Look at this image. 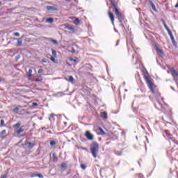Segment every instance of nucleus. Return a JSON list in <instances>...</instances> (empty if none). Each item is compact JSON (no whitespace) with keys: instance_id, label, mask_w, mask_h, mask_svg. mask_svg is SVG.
I'll return each mask as SVG.
<instances>
[{"instance_id":"29","label":"nucleus","mask_w":178,"mask_h":178,"mask_svg":"<svg viewBox=\"0 0 178 178\" xmlns=\"http://www.w3.org/2000/svg\"><path fill=\"white\" fill-rule=\"evenodd\" d=\"M67 165V164H66V163H63L61 164V169H63V168H66Z\"/></svg>"},{"instance_id":"15","label":"nucleus","mask_w":178,"mask_h":178,"mask_svg":"<svg viewBox=\"0 0 178 178\" xmlns=\"http://www.w3.org/2000/svg\"><path fill=\"white\" fill-rule=\"evenodd\" d=\"M101 116L103 118V119H107L108 118V113L106 112H102L101 113Z\"/></svg>"},{"instance_id":"27","label":"nucleus","mask_w":178,"mask_h":178,"mask_svg":"<svg viewBox=\"0 0 178 178\" xmlns=\"http://www.w3.org/2000/svg\"><path fill=\"white\" fill-rule=\"evenodd\" d=\"M50 60H51V62H54V63H56V60L52 56H51V57H50Z\"/></svg>"},{"instance_id":"21","label":"nucleus","mask_w":178,"mask_h":178,"mask_svg":"<svg viewBox=\"0 0 178 178\" xmlns=\"http://www.w3.org/2000/svg\"><path fill=\"white\" fill-rule=\"evenodd\" d=\"M156 51L157 54H161V55H163V51H162L161 49L156 48Z\"/></svg>"},{"instance_id":"11","label":"nucleus","mask_w":178,"mask_h":178,"mask_svg":"<svg viewBox=\"0 0 178 178\" xmlns=\"http://www.w3.org/2000/svg\"><path fill=\"white\" fill-rule=\"evenodd\" d=\"M31 177H39V178H44V176L42 174H32Z\"/></svg>"},{"instance_id":"52","label":"nucleus","mask_w":178,"mask_h":178,"mask_svg":"<svg viewBox=\"0 0 178 178\" xmlns=\"http://www.w3.org/2000/svg\"><path fill=\"white\" fill-rule=\"evenodd\" d=\"M123 84H124H124H126V83L124 82Z\"/></svg>"},{"instance_id":"34","label":"nucleus","mask_w":178,"mask_h":178,"mask_svg":"<svg viewBox=\"0 0 178 178\" xmlns=\"http://www.w3.org/2000/svg\"><path fill=\"white\" fill-rule=\"evenodd\" d=\"M42 72H44V70L40 69V70H38V73L39 74H41V73H42Z\"/></svg>"},{"instance_id":"4","label":"nucleus","mask_w":178,"mask_h":178,"mask_svg":"<svg viewBox=\"0 0 178 178\" xmlns=\"http://www.w3.org/2000/svg\"><path fill=\"white\" fill-rule=\"evenodd\" d=\"M85 136H86V138H88V140H94V135L91 134V132H90V131H87L86 132Z\"/></svg>"},{"instance_id":"40","label":"nucleus","mask_w":178,"mask_h":178,"mask_svg":"<svg viewBox=\"0 0 178 178\" xmlns=\"http://www.w3.org/2000/svg\"><path fill=\"white\" fill-rule=\"evenodd\" d=\"M35 81H41V79H35Z\"/></svg>"},{"instance_id":"16","label":"nucleus","mask_w":178,"mask_h":178,"mask_svg":"<svg viewBox=\"0 0 178 178\" xmlns=\"http://www.w3.org/2000/svg\"><path fill=\"white\" fill-rule=\"evenodd\" d=\"M25 145H27L29 148H33L34 147L33 143H31V142L25 143Z\"/></svg>"},{"instance_id":"28","label":"nucleus","mask_w":178,"mask_h":178,"mask_svg":"<svg viewBox=\"0 0 178 178\" xmlns=\"http://www.w3.org/2000/svg\"><path fill=\"white\" fill-rule=\"evenodd\" d=\"M81 168L83 169V170H86V169H87V166H86L84 164H81Z\"/></svg>"},{"instance_id":"50","label":"nucleus","mask_w":178,"mask_h":178,"mask_svg":"<svg viewBox=\"0 0 178 178\" xmlns=\"http://www.w3.org/2000/svg\"><path fill=\"white\" fill-rule=\"evenodd\" d=\"M53 156L55 157V153L53 154Z\"/></svg>"},{"instance_id":"33","label":"nucleus","mask_w":178,"mask_h":178,"mask_svg":"<svg viewBox=\"0 0 178 178\" xmlns=\"http://www.w3.org/2000/svg\"><path fill=\"white\" fill-rule=\"evenodd\" d=\"M13 112H15L16 113H17V112H19V108L16 107L13 109Z\"/></svg>"},{"instance_id":"1","label":"nucleus","mask_w":178,"mask_h":178,"mask_svg":"<svg viewBox=\"0 0 178 178\" xmlns=\"http://www.w3.org/2000/svg\"><path fill=\"white\" fill-rule=\"evenodd\" d=\"M143 77L152 94H156V92H158V90H156L155 86H154V83H152V81H151V77L149 76V74H148V72H144Z\"/></svg>"},{"instance_id":"47","label":"nucleus","mask_w":178,"mask_h":178,"mask_svg":"<svg viewBox=\"0 0 178 178\" xmlns=\"http://www.w3.org/2000/svg\"><path fill=\"white\" fill-rule=\"evenodd\" d=\"M124 91H125V92H127V89H125Z\"/></svg>"},{"instance_id":"37","label":"nucleus","mask_w":178,"mask_h":178,"mask_svg":"<svg viewBox=\"0 0 178 178\" xmlns=\"http://www.w3.org/2000/svg\"><path fill=\"white\" fill-rule=\"evenodd\" d=\"M1 134H6V130H3V131L1 132Z\"/></svg>"},{"instance_id":"10","label":"nucleus","mask_w":178,"mask_h":178,"mask_svg":"<svg viewBox=\"0 0 178 178\" xmlns=\"http://www.w3.org/2000/svg\"><path fill=\"white\" fill-rule=\"evenodd\" d=\"M17 47H22L23 45V39L22 38H18L17 39Z\"/></svg>"},{"instance_id":"6","label":"nucleus","mask_w":178,"mask_h":178,"mask_svg":"<svg viewBox=\"0 0 178 178\" xmlns=\"http://www.w3.org/2000/svg\"><path fill=\"white\" fill-rule=\"evenodd\" d=\"M111 5L114 8V10L116 16H118V15H120V13L119 12V9H118V7H116V4H115V2L111 1Z\"/></svg>"},{"instance_id":"38","label":"nucleus","mask_w":178,"mask_h":178,"mask_svg":"<svg viewBox=\"0 0 178 178\" xmlns=\"http://www.w3.org/2000/svg\"><path fill=\"white\" fill-rule=\"evenodd\" d=\"M38 106V104H37L35 102L33 103V106Z\"/></svg>"},{"instance_id":"2","label":"nucleus","mask_w":178,"mask_h":178,"mask_svg":"<svg viewBox=\"0 0 178 178\" xmlns=\"http://www.w3.org/2000/svg\"><path fill=\"white\" fill-rule=\"evenodd\" d=\"M99 151V145L97 143H93L90 145V152L93 156V158H97L98 156V152Z\"/></svg>"},{"instance_id":"53","label":"nucleus","mask_w":178,"mask_h":178,"mask_svg":"<svg viewBox=\"0 0 178 178\" xmlns=\"http://www.w3.org/2000/svg\"><path fill=\"white\" fill-rule=\"evenodd\" d=\"M143 175H140V177H141Z\"/></svg>"},{"instance_id":"20","label":"nucleus","mask_w":178,"mask_h":178,"mask_svg":"<svg viewBox=\"0 0 178 178\" xmlns=\"http://www.w3.org/2000/svg\"><path fill=\"white\" fill-rule=\"evenodd\" d=\"M117 17H118V20H120V22H122V20H123V17L122 16V14H121V13L118 14V15H117Z\"/></svg>"},{"instance_id":"5","label":"nucleus","mask_w":178,"mask_h":178,"mask_svg":"<svg viewBox=\"0 0 178 178\" xmlns=\"http://www.w3.org/2000/svg\"><path fill=\"white\" fill-rule=\"evenodd\" d=\"M171 74H172L174 80L176 81L177 80V77H178L177 71H176V70H171Z\"/></svg>"},{"instance_id":"9","label":"nucleus","mask_w":178,"mask_h":178,"mask_svg":"<svg viewBox=\"0 0 178 178\" xmlns=\"http://www.w3.org/2000/svg\"><path fill=\"white\" fill-rule=\"evenodd\" d=\"M108 16H109V18L111 19V23L112 24H114V22H115V16L113 15V13L109 12L108 13Z\"/></svg>"},{"instance_id":"43","label":"nucleus","mask_w":178,"mask_h":178,"mask_svg":"<svg viewBox=\"0 0 178 178\" xmlns=\"http://www.w3.org/2000/svg\"><path fill=\"white\" fill-rule=\"evenodd\" d=\"M54 116V114L50 115V118Z\"/></svg>"},{"instance_id":"44","label":"nucleus","mask_w":178,"mask_h":178,"mask_svg":"<svg viewBox=\"0 0 178 178\" xmlns=\"http://www.w3.org/2000/svg\"><path fill=\"white\" fill-rule=\"evenodd\" d=\"M2 81V78L0 77V83Z\"/></svg>"},{"instance_id":"41","label":"nucleus","mask_w":178,"mask_h":178,"mask_svg":"<svg viewBox=\"0 0 178 178\" xmlns=\"http://www.w3.org/2000/svg\"><path fill=\"white\" fill-rule=\"evenodd\" d=\"M1 178H6V175H2Z\"/></svg>"},{"instance_id":"8","label":"nucleus","mask_w":178,"mask_h":178,"mask_svg":"<svg viewBox=\"0 0 178 178\" xmlns=\"http://www.w3.org/2000/svg\"><path fill=\"white\" fill-rule=\"evenodd\" d=\"M136 58V65H137V63H141V58H140L138 55H137V52L135 51V54L134 56H132L133 58Z\"/></svg>"},{"instance_id":"49","label":"nucleus","mask_w":178,"mask_h":178,"mask_svg":"<svg viewBox=\"0 0 178 178\" xmlns=\"http://www.w3.org/2000/svg\"><path fill=\"white\" fill-rule=\"evenodd\" d=\"M44 129H45V127H42V130H44Z\"/></svg>"},{"instance_id":"7","label":"nucleus","mask_w":178,"mask_h":178,"mask_svg":"<svg viewBox=\"0 0 178 178\" xmlns=\"http://www.w3.org/2000/svg\"><path fill=\"white\" fill-rule=\"evenodd\" d=\"M46 8H47V10L51 11V12L58 10V8L56 6H47Z\"/></svg>"},{"instance_id":"19","label":"nucleus","mask_w":178,"mask_h":178,"mask_svg":"<svg viewBox=\"0 0 178 178\" xmlns=\"http://www.w3.org/2000/svg\"><path fill=\"white\" fill-rule=\"evenodd\" d=\"M98 130L100 132L101 136H105L106 133L102 128L99 127Z\"/></svg>"},{"instance_id":"30","label":"nucleus","mask_w":178,"mask_h":178,"mask_svg":"<svg viewBox=\"0 0 178 178\" xmlns=\"http://www.w3.org/2000/svg\"><path fill=\"white\" fill-rule=\"evenodd\" d=\"M74 23H75V24H80V19H76L74 20Z\"/></svg>"},{"instance_id":"48","label":"nucleus","mask_w":178,"mask_h":178,"mask_svg":"<svg viewBox=\"0 0 178 178\" xmlns=\"http://www.w3.org/2000/svg\"><path fill=\"white\" fill-rule=\"evenodd\" d=\"M165 133H166V134H168L169 132L168 131H166Z\"/></svg>"},{"instance_id":"51","label":"nucleus","mask_w":178,"mask_h":178,"mask_svg":"<svg viewBox=\"0 0 178 178\" xmlns=\"http://www.w3.org/2000/svg\"><path fill=\"white\" fill-rule=\"evenodd\" d=\"M42 62L45 63V62H47V61H45V60H43Z\"/></svg>"},{"instance_id":"3","label":"nucleus","mask_w":178,"mask_h":178,"mask_svg":"<svg viewBox=\"0 0 178 178\" xmlns=\"http://www.w3.org/2000/svg\"><path fill=\"white\" fill-rule=\"evenodd\" d=\"M163 24L164 25L165 29L168 31V34L170 37V39H171V41H172L173 45H176V41L175 40V38L173 37V34L172 33V32L170 31V30L168 27V25H166V23L164 22V21H163Z\"/></svg>"},{"instance_id":"24","label":"nucleus","mask_w":178,"mask_h":178,"mask_svg":"<svg viewBox=\"0 0 178 178\" xmlns=\"http://www.w3.org/2000/svg\"><path fill=\"white\" fill-rule=\"evenodd\" d=\"M49 40L51 42H53V44H54V45H58V41H56L52 38H50Z\"/></svg>"},{"instance_id":"26","label":"nucleus","mask_w":178,"mask_h":178,"mask_svg":"<svg viewBox=\"0 0 178 178\" xmlns=\"http://www.w3.org/2000/svg\"><path fill=\"white\" fill-rule=\"evenodd\" d=\"M51 53H52L54 58H56V51L51 49Z\"/></svg>"},{"instance_id":"25","label":"nucleus","mask_w":178,"mask_h":178,"mask_svg":"<svg viewBox=\"0 0 178 178\" xmlns=\"http://www.w3.org/2000/svg\"><path fill=\"white\" fill-rule=\"evenodd\" d=\"M46 22H47V23H54V18H48Z\"/></svg>"},{"instance_id":"23","label":"nucleus","mask_w":178,"mask_h":178,"mask_svg":"<svg viewBox=\"0 0 178 178\" xmlns=\"http://www.w3.org/2000/svg\"><path fill=\"white\" fill-rule=\"evenodd\" d=\"M50 145H51V147H54V146L56 145V141L51 140L50 141Z\"/></svg>"},{"instance_id":"45","label":"nucleus","mask_w":178,"mask_h":178,"mask_svg":"<svg viewBox=\"0 0 178 178\" xmlns=\"http://www.w3.org/2000/svg\"><path fill=\"white\" fill-rule=\"evenodd\" d=\"M171 89L173 90V91H175V88H173V87L171 86Z\"/></svg>"},{"instance_id":"36","label":"nucleus","mask_w":178,"mask_h":178,"mask_svg":"<svg viewBox=\"0 0 178 178\" xmlns=\"http://www.w3.org/2000/svg\"><path fill=\"white\" fill-rule=\"evenodd\" d=\"M71 52L72 54H76V50L74 49V48H72Z\"/></svg>"},{"instance_id":"42","label":"nucleus","mask_w":178,"mask_h":178,"mask_svg":"<svg viewBox=\"0 0 178 178\" xmlns=\"http://www.w3.org/2000/svg\"><path fill=\"white\" fill-rule=\"evenodd\" d=\"M116 45H119V40H118Z\"/></svg>"},{"instance_id":"32","label":"nucleus","mask_w":178,"mask_h":178,"mask_svg":"<svg viewBox=\"0 0 178 178\" xmlns=\"http://www.w3.org/2000/svg\"><path fill=\"white\" fill-rule=\"evenodd\" d=\"M0 123H1V126H3V127L5 126V120H1Z\"/></svg>"},{"instance_id":"12","label":"nucleus","mask_w":178,"mask_h":178,"mask_svg":"<svg viewBox=\"0 0 178 178\" xmlns=\"http://www.w3.org/2000/svg\"><path fill=\"white\" fill-rule=\"evenodd\" d=\"M65 29H66L67 30H70V31H74V28L70 25L65 26Z\"/></svg>"},{"instance_id":"18","label":"nucleus","mask_w":178,"mask_h":178,"mask_svg":"<svg viewBox=\"0 0 178 178\" xmlns=\"http://www.w3.org/2000/svg\"><path fill=\"white\" fill-rule=\"evenodd\" d=\"M149 4L152 7V9H153L154 11H156V8L155 7V4H154V3L152 1H149Z\"/></svg>"},{"instance_id":"13","label":"nucleus","mask_w":178,"mask_h":178,"mask_svg":"<svg viewBox=\"0 0 178 178\" xmlns=\"http://www.w3.org/2000/svg\"><path fill=\"white\" fill-rule=\"evenodd\" d=\"M65 80H67V81H69L70 83H74V78H73V76H70L69 79H65Z\"/></svg>"},{"instance_id":"35","label":"nucleus","mask_w":178,"mask_h":178,"mask_svg":"<svg viewBox=\"0 0 178 178\" xmlns=\"http://www.w3.org/2000/svg\"><path fill=\"white\" fill-rule=\"evenodd\" d=\"M115 154H116V155L120 156V155H122V152L117 151V152H115Z\"/></svg>"},{"instance_id":"39","label":"nucleus","mask_w":178,"mask_h":178,"mask_svg":"<svg viewBox=\"0 0 178 178\" xmlns=\"http://www.w3.org/2000/svg\"><path fill=\"white\" fill-rule=\"evenodd\" d=\"M71 61H72V62H77V60H75V59H71Z\"/></svg>"},{"instance_id":"46","label":"nucleus","mask_w":178,"mask_h":178,"mask_svg":"<svg viewBox=\"0 0 178 178\" xmlns=\"http://www.w3.org/2000/svg\"><path fill=\"white\" fill-rule=\"evenodd\" d=\"M17 59H20V56H18V57L17 58Z\"/></svg>"},{"instance_id":"22","label":"nucleus","mask_w":178,"mask_h":178,"mask_svg":"<svg viewBox=\"0 0 178 178\" xmlns=\"http://www.w3.org/2000/svg\"><path fill=\"white\" fill-rule=\"evenodd\" d=\"M23 131H24V129H23V128H20L19 129H18L16 133L17 134H20L22 133H23Z\"/></svg>"},{"instance_id":"17","label":"nucleus","mask_w":178,"mask_h":178,"mask_svg":"<svg viewBox=\"0 0 178 178\" xmlns=\"http://www.w3.org/2000/svg\"><path fill=\"white\" fill-rule=\"evenodd\" d=\"M22 126V122H17V124L13 125L14 129H19Z\"/></svg>"},{"instance_id":"14","label":"nucleus","mask_w":178,"mask_h":178,"mask_svg":"<svg viewBox=\"0 0 178 178\" xmlns=\"http://www.w3.org/2000/svg\"><path fill=\"white\" fill-rule=\"evenodd\" d=\"M28 77H29V79H31V77H33V70L31 68L29 70Z\"/></svg>"},{"instance_id":"31","label":"nucleus","mask_w":178,"mask_h":178,"mask_svg":"<svg viewBox=\"0 0 178 178\" xmlns=\"http://www.w3.org/2000/svg\"><path fill=\"white\" fill-rule=\"evenodd\" d=\"M13 35H15V37H19L20 35V33L19 32H16L13 33Z\"/></svg>"}]
</instances>
